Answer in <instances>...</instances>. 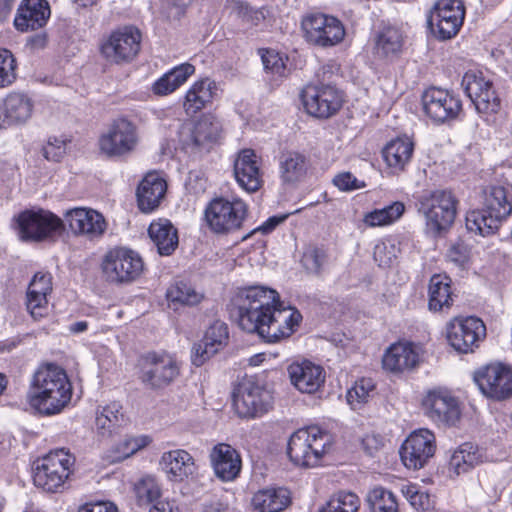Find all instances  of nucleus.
Wrapping results in <instances>:
<instances>
[{
	"label": "nucleus",
	"instance_id": "f257e3e1",
	"mask_svg": "<svg viewBox=\"0 0 512 512\" xmlns=\"http://www.w3.org/2000/svg\"><path fill=\"white\" fill-rule=\"evenodd\" d=\"M230 315L242 330L257 333L268 343L289 337L302 319L298 310L283 306L276 290L258 285L237 292Z\"/></svg>",
	"mask_w": 512,
	"mask_h": 512
},
{
	"label": "nucleus",
	"instance_id": "f03ea898",
	"mask_svg": "<svg viewBox=\"0 0 512 512\" xmlns=\"http://www.w3.org/2000/svg\"><path fill=\"white\" fill-rule=\"evenodd\" d=\"M72 384L64 369L55 364L41 366L33 375L28 401L44 416L59 414L72 398Z\"/></svg>",
	"mask_w": 512,
	"mask_h": 512
},
{
	"label": "nucleus",
	"instance_id": "7ed1b4c3",
	"mask_svg": "<svg viewBox=\"0 0 512 512\" xmlns=\"http://www.w3.org/2000/svg\"><path fill=\"white\" fill-rule=\"evenodd\" d=\"M511 213L509 190L503 186H491L483 193L482 209L467 214L466 227L471 232L489 236L497 232Z\"/></svg>",
	"mask_w": 512,
	"mask_h": 512
},
{
	"label": "nucleus",
	"instance_id": "20e7f679",
	"mask_svg": "<svg viewBox=\"0 0 512 512\" xmlns=\"http://www.w3.org/2000/svg\"><path fill=\"white\" fill-rule=\"evenodd\" d=\"M458 200L448 190H435L419 198L418 211L425 218L426 230L440 235L453 224L457 213Z\"/></svg>",
	"mask_w": 512,
	"mask_h": 512
},
{
	"label": "nucleus",
	"instance_id": "39448f33",
	"mask_svg": "<svg viewBox=\"0 0 512 512\" xmlns=\"http://www.w3.org/2000/svg\"><path fill=\"white\" fill-rule=\"evenodd\" d=\"M331 445V436L318 426L294 432L288 442L287 453L297 465L314 467Z\"/></svg>",
	"mask_w": 512,
	"mask_h": 512
},
{
	"label": "nucleus",
	"instance_id": "423d86ee",
	"mask_svg": "<svg viewBox=\"0 0 512 512\" xmlns=\"http://www.w3.org/2000/svg\"><path fill=\"white\" fill-rule=\"evenodd\" d=\"M75 458L64 449L51 451L34 463L33 481L37 487L57 492L67 481Z\"/></svg>",
	"mask_w": 512,
	"mask_h": 512
},
{
	"label": "nucleus",
	"instance_id": "0eeeda50",
	"mask_svg": "<svg viewBox=\"0 0 512 512\" xmlns=\"http://www.w3.org/2000/svg\"><path fill=\"white\" fill-rule=\"evenodd\" d=\"M301 29L307 43L329 48L336 46L345 37V28L342 22L322 12H309L302 17Z\"/></svg>",
	"mask_w": 512,
	"mask_h": 512
},
{
	"label": "nucleus",
	"instance_id": "6e6552de",
	"mask_svg": "<svg viewBox=\"0 0 512 512\" xmlns=\"http://www.w3.org/2000/svg\"><path fill=\"white\" fill-rule=\"evenodd\" d=\"M141 33L132 26L113 31L100 44L101 56L110 64L122 65L131 62L139 53Z\"/></svg>",
	"mask_w": 512,
	"mask_h": 512
},
{
	"label": "nucleus",
	"instance_id": "1a4fd4ad",
	"mask_svg": "<svg viewBox=\"0 0 512 512\" xmlns=\"http://www.w3.org/2000/svg\"><path fill=\"white\" fill-rule=\"evenodd\" d=\"M179 374L178 361L168 353L149 352L140 360V379L150 389L170 385Z\"/></svg>",
	"mask_w": 512,
	"mask_h": 512
},
{
	"label": "nucleus",
	"instance_id": "9d476101",
	"mask_svg": "<svg viewBox=\"0 0 512 512\" xmlns=\"http://www.w3.org/2000/svg\"><path fill=\"white\" fill-rule=\"evenodd\" d=\"M102 272L111 283H130L143 272L144 263L138 253L126 248L110 250L102 261Z\"/></svg>",
	"mask_w": 512,
	"mask_h": 512
},
{
	"label": "nucleus",
	"instance_id": "9b49d317",
	"mask_svg": "<svg viewBox=\"0 0 512 512\" xmlns=\"http://www.w3.org/2000/svg\"><path fill=\"white\" fill-rule=\"evenodd\" d=\"M247 214L246 204L236 199L215 198L205 209V220L215 233H229L241 227Z\"/></svg>",
	"mask_w": 512,
	"mask_h": 512
},
{
	"label": "nucleus",
	"instance_id": "f8f14e48",
	"mask_svg": "<svg viewBox=\"0 0 512 512\" xmlns=\"http://www.w3.org/2000/svg\"><path fill=\"white\" fill-rule=\"evenodd\" d=\"M301 98L307 113L321 119L336 114L343 104L341 91L329 83L306 85Z\"/></svg>",
	"mask_w": 512,
	"mask_h": 512
},
{
	"label": "nucleus",
	"instance_id": "ddd939ff",
	"mask_svg": "<svg viewBox=\"0 0 512 512\" xmlns=\"http://www.w3.org/2000/svg\"><path fill=\"white\" fill-rule=\"evenodd\" d=\"M272 404L271 392L251 379L241 382L233 394V405L242 418L262 416L272 408Z\"/></svg>",
	"mask_w": 512,
	"mask_h": 512
},
{
	"label": "nucleus",
	"instance_id": "4468645a",
	"mask_svg": "<svg viewBox=\"0 0 512 512\" xmlns=\"http://www.w3.org/2000/svg\"><path fill=\"white\" fill-rule=\"evenodd\" d=\"M465 17V7L461 0H439L428 18L433 34L441 39L456 36Z\"/></svg>",
	"mask_w": 512,
	"mask_h": 512
},
{
	"label": "nucleus",
	"instance_id": "2eb2a0df",
	"mask_svg": "<svg viewBox=\"0 0 512 512\" xmlns=\"http://www.w3.org/2000/svg\"><path fill=\"white\" fill-rule=\"evenodd\" d=\"M474 380L481 392L494 400L512 395V368L503 364H490L478 370Z\"/></svg>",
	"mask_w": 512,
	"mask_h": 512
},
{
	"label": "nucleus",
	"instance_id": "dca6fc26",
	"mask_svg": "<svg viewBox=\"0 0 512 512\" xmlns=\"http://www.w3.org/2000/svg\"><path fill=\"white\" fill-rule=\"evenodd\" d=\"M19 236L25 241H41L63 228L60 218L51 212L25 211L18 217Z\"/></svg>",
	"mask_w": 512,
	"mask_h": 512
},
{
	"label": "nucleus",
	"instance_id": "f3484780",
	"mask_svg": "<svg viewBox=\"0 0 512 512\" xmlns=\"http://www.w3.org/2000/svg\"><path fill=\"white\" fill-rule=\"evenodd\" d=\"M485 335L486 327L477 317L454 318L447 325V340L460 353L473 351V347Z\"/></svg>",
	"mask_w": 512,
	"mask_h": 512
},
{
	"label": "nucleus",
	"instance_id": "a211bd4d",
	"mask_svg": "<svg viewBox=\"0 0 512 512\" xmlns=\"http://www.w3.org/2000/svg\"><path fill=\"white\" fill-rule=\"evenodd\" d=\"M435 448L434 434L428 429H419L411 433L402 444L401 460L408 469H420L434 455Z\"/></svg>",
	"mask_w": 512,
	"mask_h": 512
},
{
	"label": "nucleus",
	"instance_id": "6ab92c4d",
	"mask_svg": "<svg viewBox=\"0 0 512 512\" xmlns=\"http://www.w3.org/2000/svg\"><path fill=\"white\" fill-rule=\"evenodd\" d=\"M423 108L433 121L444 123L456 119L462 110L460 98L454 93L432 87L422 96Z\"/></svg>",
	"mask_w": 512,
	"mask_h": 512
},
{
	"label": "nucleus",
	"instance_id": "aec40b11",
	"mask_svg": "<svg viewBox=\"0 0 512 512\" xmlns=\"http://www.w3.org/2000/svg\"><path fill=\"white\" fill-rule=\"evenodd\" d=\"M137 144L135 126L126 119L116 120L99 140L102 153L108 157H121L130 153Z\"/></svg>",
	"mask_w": 512,
	"mask_h": 512
},
{
	"label": "nucleus",
	"instance_id": "412c9836",
	"mask_svg": "<svg viewBox=\"0 0 512 512\" xmlns=\"http://www.w3.org/2000/svg\"><path fill=\"white\" fill-rule=\"evenodd\" d=\"M465 93L475 105L479 113H495L500 107V99L492 88V83L485 80L482 74L466 72L462 79Z\"/></svg>",
	"mask_w": 512,
	"mask_h": 512
},
{
	"label": "nucleus",
	"instance_id": "4be33fe9",
	"mask_svg": "<svg viewBox=\"0 0 512 512\" xmlns=\"http://www.w3.org/2000/svg\"><path fill=\"white\" fill-rule=\"evenodd\" d=\"M425 414L434 422L454 426L460 419L457 400L444 390L430 391L423 400Z\"/></svg>",
	"mask_w": 512,
	"mask_h": 512
},
{
	"label": "nucleus",
	"instance_id": "5701e85b",
	"mask_svg": "<svg viewBox=\"0 0 512 512\" xmlns=\"http://www.w3.org/2000/svg\"><path fill=\"white\" fill-rule=\"evenodd\" d=\"M221 123L213 115H203L191 126H184L180 132L181 141L187 147L206 148L220 136Z\"/></svg>",
	"mask_w": 512,
	"mask_h": 512
},
{
	"label": "nucleus",
	"instance_id": "b1692460",
	"mask_svg": "<svg viewBox=\"0 0 512 512\" xmlns=\"http://www.w3.org/2000/svg\"><path fill=\"white\" fill-rule=\"evenodd\" d=\"M210 461L216 477L223 482L234 481L241 472V456L229 444L215 445L210 452Z\"/></svg>",
	"mask_w": 512,
	"mask_h": 512
},
{
	"label": "nucleus",
	"instance_id": "393cba45",
	"mask_svg": "<svg viewBox=\"0 0 512 512\" xmlns=\"http://www.w3.org/2000/svg\"><path fill=\"white\" fill-rule=\"evenodd\" d=\"M63 226L67 225L74 234L96 237L103 234L106 223L103 216L93 209L73 208L64 214Z\"/></svg>",
	"mask_w": 512,
	"mask_h": 512
},
{
	"label": "nucleus",
	"instance_id": "a878e982",
	"mask_svg": "<svg viewBox=\"0 0 512 512\" xmlns=\"http://www.w3.org/2000/svg\"><path fill=\"white\" fill-rule=\"evenodd\" d=\"M287 372L291 384L302 393H315L325 382L324 369L308 360L293 362Z\"/></svg>",
	"mask_w": 512,
	"mask_h": 512
},
{
	"label": "nucleus",
	"instance_id": "bb28decb",
	"mask_svg": "<svg viewBox=\"0 0 512 512\" xmlns=\"http://www.w3.org/2000/svg\"><path fill=\"white\" fill-rule=\"evenodd\" d=\"M228 337L227 324L219 320L215 321L207 329L203 340L193 346L192 363L197 367L203 365L210 357L226 346Z\"/></svg>",
	"mask_w": 512,
	"mask_h": 512
},
{
	"label": "nucleus",
	"instance_id": "cd10ccee",
	"mask_svg": "<svg viewBox=\"0 0 512 512\" xmlns=\"http://www.w3.org/2000/svg\"><path fill=\"white\" fill-rule=\"evenodd\" d=\"M52 275L49 272H37L29 283L26 306L35 320L49 313L48 295L52 292Z\"/></svg>",
	"mask_w": 512,
	"mask_h": 512
},
{
	"label": "nucleus",
	"instance_id": "c85d7f7f",
	"mask_svg": "<svg viewBox=\"0 0 512 512\" xmlns=\"http://www.w3.org/2000/svg\"><path fill=\"white\" fill-rule=\"evenodd\" d=\"M234 175L238 184L248 192L257 191L262 185L259 158L252 149H243L234 162Z\"/></svg>",
	"mask_w": 512,
	"mask_h": 512
},
{
	"label": "nucleus",
	"instance_id": "c756f323",
	"mask_svg": "<svg viewBox=\"0 0 512 512\" xmlns=\"http://www.w3.org/2000/svg\"><path fill=\"white\" fill-rule=\"evenodd\" d=\"M50 14L46 0H23L17 9L14 26L21 32L36 30L47 23Z\"/></svg>",
	"mask_w": 512,
	"mask_h": 512
},
{
	"label": "nucleus",
	"instance_id": "7c9ffc66",
	"mask_svg": "<svg viewBox=\"0 0 512 512\" xmlns=\"http://www.w3.org/2000/svg\"><path fill=\"white\" fill-rule=\"evenodd\" d=\"M160 465L168 479L174 482L187 479L196 470L193 457L182 449L165 452L161 457Z\"/></svg>",
	"mask_w": 512,
	"mask_h": 512
},
{
	"label": "nucleus",
	"instance_id": "2f4dec72",
	"mask_svg": "<svg viewBox=\"0 0 512 512\" xmlns=\"http://www.w3.org/2000/svg\"><path fill=\"white\" fill-rule=\"evenodd\" d=\"M166 188V182L158 174H147L137 189L140 210L147 213L158 207Z\"/></svg>",
	"mask_w": 512,
	"mask_h": 512
},
{
	"label": "nucleus",
	"instance_id": "473e14b6",
	"mask_svg": "<svg viewBox=\"0 0 512 512\" xmlns=\"http://www.w3.org/2000/svg\"><path fill=\"white\" fill-rule=\"evenodd\" d=\"M419 356L410 343L393 344L383 356V367L391 372H402L414 368Z\"/></svg>",
	"mask_w": 512,
	"mask_h": 512
},
{
	"label": "nucleus",
	"instance_id": "72a5a7b5",
	"mask_svg": "<svg viewBox=\"0 0 512 512\" xmlns=\"http://www.w3.org/2000/svg\"><path fill=\"white\" fill-rule=\"evenodd\" d=\"M259 512H281L291 503V493L284 487L259 490L252 499Z\"/></svg>",
	"mask_w": 512,
	"mask_h": 512
},
{
	"label": "nucleus",
	"instance_id": "f704fd0d",
	"mask_svg": "<svg viewBox=\"0 0 512 512\" xmlns=\"http://www.w3.org/2000/svg\"><path fill=\"white\" fill-rule=\"evenodd\" d=\"M148 234L160 255H171L178 246L177 230L166 219L152 222L149 226Z\"/></svg>",
	"mask_w": 512,
	"mask_h": 512
},
{
	"label": "nucleus",
	"instance_id": "c9c22d12",
	"mask_svg": "<svg viewBox=\"0 0 512 512\" xmlns=\"http://www.w3.org/2000/svg\"><path fill=\"white\" fill-rule=\"evenodd\" d=\"M451 280L448 276L435 274L431 277L428 289V307L438 312L449 309L453 303Z\"/></svg>",
	"mask_w": 512,
	"mask_h": 512
},
{
	"label": "nucleus",
	"instance_id": "e433bc0d",
	"mask_svg": "<svg viewBox=\"0 0 512 512\" xmlns=\"http://www.w3.org/2000/svg\"><path fill=\"white\" fill-rule=\"evenodd\" d=\"M280 177L286 184H294L304 179L308 170L305 155L290 151L282 154L279 161Z\"/></svg>",
	"mask_w": 512,
	"mask_h": 512
},
{
	"label": "nucleus",
	"instance_id": "4c0bfd02",
	"mask_svg": "<svg viewBox=\"0 0 512 512\" xmlns=\"http://www.w3.org/2000/svg\"><path fill=\"white\" fill-rule=\"evenodd\" d=\"M413 150L414 143L409 137H399L386 145L383 157L389 167L401 171L410 161Z\"/></svg>",
	"mask_w": 512,
	"mask_h": 512
},
{
	"label": "nucleus",
	"instance_id": "58836bf2",
	"mask_svg": "<svg viewBox=\"0 0 512 512\" xmlns=\"http://www.w3.org/2000/svg\"><path fill=\"white\" fill-rule=\"evenodd\" d=\"M215 83L210 79H203L193 84L187 91L184 109L187 115H194L210 102L214 95Z\"/></svg>",
	"mask_w": 512,
	"mask_h": 512
},
{
	"label": "nucleus",
	"instance_id": "ea45409f",
	"mask_svg": "<svg viewBox=\"0 0 512 512\" xmlns=\"http://www.w3.org/2000/svg\"><path fill=\"white\" fill-rule=\"evenodd\" d=\"M33 102L23 93H10L4 100V115L7 124L23 123L32 114Z\"/></svg>",
	"mask_w": 512,
	"mask_h": 512
},
{
	"label": "nucleus",
	"instance_id": "a19ab883",
	"mask_svg": "<svg viewBox=\"0 0 512 512\" xmlns=\"http://www.w3.org/2000/svg\"><path fill=\"white\" fill-rule=\"evenodd\" d=\"M483 461L481 451L472 443L460 445L450 458V470L456 475L468 472Z\"/></svg>",
	"mask_w": 512,
	"mask_h": 512
},
{
	"label": "nucleus",
	"instance_id": "79ce46f5",
	"mask_svg": "<svg viewBox=\"0 0 512 512\" xmlns=\"http://www.w3.org/2000/svg\"><path fill=\"white\" fill-rule=\"evenodd\" d=\"M195 71L189 63L181 64L164 74L153 85V92L156 95H167L180 87Z\"/></svg>",
	"mask_w": 512,
	"mask_h": 512
},
{
	"label": "nucleus",
	"instance_id": "37998d69",
	"mask_svg": "<svg viewBox=\"0 0 512 512\" xmlns=\"http://www.w3.org/2000/svg\"><path fill=\"white\" fill-rule=\"evenodd\" d=\"M167 299L177 308L181 306H195L199 304L204 294L202 291L197 290L192 284L178 281L173 284L166 293Z\"/></svg>",
	"mask_w": 512,
	"mask_h": 512
},
{
	"label": "nucleus",
	"instance_id": "c03bdc74",
	"mask_svg": "<svg viewBox=\"0 0 512 512\" xmlns=\"http://www.w3.org/2000/svg\"><path fill=\"white\" fill-rule=\"evenodd\" d=\"M402 44L401 32L396 28L388 27L377 36L375 50L380 57H393L400 53Z\"/></svg>",
	"mask_w": 512,
	"mask_h": 512
},
{
	"label": "nucleus",
	"instance_id": "a18cd8bd",
	"mask_svg": "<svg viewBox=\"0 0 512 512\" xmlns=\"http://www.w3.org/2000/svg\"><path fill=\"white\" fill-rule=\"evenodd\" d=\"M405 211L402 202H394L381 209H375L364 216V223L370 227L385 226L399 219Z\"/></svg>",
	"mask_w": 512,
	"mask_h": 512
},
{
	"label": "nucleus",
	"instance_id": "49530a36",
	"mask_svg": "<svg viewBox=\"0 0 512 512\" xmlns=\"http://www.w3.org/2000/svg\"><path fill=\"white\" fill-rule=\"evenodd\" d=\"M367 502L371 512H400L394 493L383 487H375L369 491Z\"/></svg>",
	"mask_w": 512,
	"mask_h": 512
},
{
	"label": "nucleus",
	"instance_id": "de8ad7c7",
	"mask_svg": "<svg viewBox=\"0 0 512 512\" xmlns=\"http://www.w3.org/2000/svg\"><path fill=\"white\" fill-rule=\"evenodd\" d=\"M359 497L352 492L340 491L333 494L318 512H358Z\"/></svg>",
	"mask_w": 512,
	"mask_h": 512
},
{
	"label": "nucleus",
	"instance_id": "09e8293b",
	"mask_svg": "<svg viewBox=\"0 0 512 512\" xmlns=\"http://www.w3.org/2000/svg\"><path fill=\"white\" fill-rule=\"evenodd\" d=\"M122 406L113 402L103 407L96 415L97 429L103 434H111L112 431L121 426L123 422Z\"/></svg>",
	"mask_w": 512,
	"mask_h": 512
},
{
	"label": "nucleus",
	"instance_id": "8fccbe9b",
	"mask_svg": "<svg viewBox=\"0 0 512 512\" xmlns=\"http://www.w3.org/2000/svg\"><path fill=\"white\" fill-rule=\"evenodd\" d=\"M327 262V253L323 247L309 245L304 249L301 264L311 274L319 275Z\"/></svg>",
	"mask_w": 512,
	"mask_h": 512
},
{
	"label": "nucleus",
	"instance_id": "3c124183",
	"mask_svg": "<svg viewBox=\"0 0 512 512\" xmlns=\"http://www.w3.org/2000/svg\"><path fill=\"white\" fill-rule=\"evenodd\" d=\"M17 62L8 49H0V88H6L13 84L17 78Z\"/></svg>",
	"mask_w": 512,
	"mask_h": 512
},
{
	"label": "nucleus",
	"instance_id": "603ef678",
	"mask_svg": "<svg viewBox=\"0 0 512 512\" xmlns=\"http://www.w3.org/2000/svg\"><path fill=\"white\" fill-rule=\"evenodd\" d=\"M135 492L139 502L154 503L160 498L161 488L153 477L146 476L136 484Z\"/></svg>",
	"mask_w": 512,
	"mask_h": 512
},
{
	"label": "nucleus",
	"instance_id": "864d4df0",
	"mask_svg": "<svg viewBox=\"0 0 512 512\" xmlns=\"http://www.w3.org/2000/svg\"><path fill=\"white\" fill-rule=\"evenodd\" d=\"M146 444V441L140 438L123 439L113 448L111 451L112 454L109 458L111 459V462H120L135 454L138 450L145 447Z\"/></svg>",
	"mask_w": 512,
	"mask_h": 512
},
{
	"label": "nucleus",
	"instance_id": "5fc2aeb1",
	"mask_svg": "<svg viewBox=\"0 0 512 512\" xmlns=\"http://www.w3.org/2000/svg\"><path fill=\"white\" fill-rule=\"evenodd\" d=\"M374 385L370 379H361L347 392V401L353 409H357L368 401Z\"/></svg>",
	"mask_w": 512,
	"mask_h": 512
},
{
	"label": "nucleus",
	"instance_id": "6e6d98bb",
	"mask_svg": "<svg viewBox=\"0 0 512 512\" xmlns=\"http://www.w3.org/2000/svg\"><path fill=\"white\" fill-rule=\"evenodd\" d=\"M402 493L416 510L426 511L432 505L430 495L415 484L403 486Z\"/></svg>",
	"mask_w": 512,
	"mask_h": 512
},
{
	"label": "nucleus",
	"instance_id": "4d7b16f0",
	"mask_svg": "<svg viewBox=\"0 0 512 512\" xmlns=\"http://www.w3.org/2000/svg\"><path fill=\"white\" fill-rule=\"evenodd\" d=\"M66 154V140L50 138L43 148V155L47 160L59 162Z\"/></svg>",
	"mask_w": 512,
	"mask_h": 512
},
{
	"label": "nucleus",
	"instance_id": "13d9d810",
	"mask_svg": "<svg viewBox=\"0 0 512 512\" xmlns=\"http://www.w3.org/2000/svg\"><path fill=\"white\" fill-rule=\"evenodd\" d=\"M262 63L266 71L282 76L285 72V63L279 53L273 50H266L262 54Z\"/></svg>",
	"mask_w": 512,
	"mask_h": 512
},
{
	"label": "nucleus",
	"instance_id": "bf43d9fd",
	"mask_svg": "<svg viewBox=\"0 0 512 512\" xmlns=\"http://www.w3.org/2000/svg\"><path fill=\"white\" fill-rule=\"evenodd\" d=\"M446 257L448 261L454 263L457 266L464 265L469 257V250L467 245L461 240L456 241L448 249Z\"/></svg>",
	"mask_w": 512,
	"mask_h": 512
},
{
	"label": "nucleus",
	"instance_id": "052dcab7",
	"mask_svg": "<svg viewBox=\"0 0 512 512\" xmlns=\"http://www.w3.org/2000/svg\"><path fill=\"white\" fill-rule=\"evenodd\" d=\"M242 17L250 24L257 26L266 18L264 9H255L250 6H241Z\"/></svg>",
	"mask_w": 512,
	"mask_h": 512
},
{
	"label": "nucleus",
	"instance_id": "680f3d73",
	"mask_svg": "<svg viewBox=\"0 0 512 512\" xmlns=\"http://www.w3.org/2000/svg\"><path fill=\"white\" fill-rule=\"evenodd\" d=\"M333 182L341 190H352L360 187L357 178L349 172L337 175Z\"/></svg>",
	"mask_w": 512,
	"mask_h": 512
},
{
	"label": "nucleus",
	"instance_id": "e2e57ef3",
	"mask_svg": "<svg viewBox=\"0 0 512 512\" xmlns=\"http://www.w3.org/2000/svg\"><path fill=\"white\" fill-rule=\"evenodd\" d=\"M337 71H338V67L335 63H328V64L323 65L316 72V82L314 84H321V83L331 84V80Z\"/></svg>",
	"mask_w": 512,
	"mask_h": 512
},
{
	"label": "nucleus",
	"instance_id": "0e129e2a",
	"mask_svg": "<svg viewBox=\"0 0 512 512\" xmlns=\"http://www.w3.org/2000/svg\"><path fill=\"white\" fill-rule=\"evenodd\" d=\"M78 512H118L117 507L111 502L86 503Z\"/></svg>",
	"mask_w": 512,
	"mask_h": 512
},
{
	"label": "nucleus",
	"instance_id": "69168bd1",
	"mask_svg": "<svg viewBox=\"0 0 512 512\" xmlns=\"http://www.w3.org/2000/svg\"><path fill=\"white\" fill-rule=\"evenodd\" d=\"M286 218L287 215L272 216L268 218L262 225L254 229L252 233L261 232L263 234H268L273 231L279 224L283 223Z\"/></svg>",
	"mask_w": 512,
	"mask_h": 512
},
{
	"label": "nucleus",
	"instance_id": "338daca9",
	"mask_svg": "<svg viewBox=\"0 0 512 512\" xmlns=\"http://www.w3.org/2000/svg\"><path fill=\"white\" fill-rule=\"evenodd\" d=\"M149 512H178V509L173 501L159 499L153 503Z\"/></svg>",
	"mask_w": 512,
	"mask_h": 512
},
{
	"label": "nucleus",
	"instance_id": "774afa93",
	"mask_svg": "<svg viewBox=\"0 0 512 512\" xmlns=\"http://www.w3.org/2000/svg\"><path fill=\"white\" fill-rule=\"evenodd\" d=\"M387 250V246L382 245H376L374 250V259L375 261L379 262V266H389L392 263V258L395 257L394 255L388 256L387 258L383 257L384 252Z\"/></svg>",
	"mask_w": 512,
	"mask_h": 512
}]
</instances>
